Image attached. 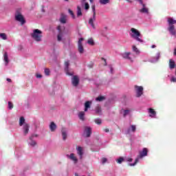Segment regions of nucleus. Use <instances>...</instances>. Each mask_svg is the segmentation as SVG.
<instances>
[{"label":"nucleus","instance_id":"obj_2","mask_svg":"<svg viewBox=\"0 0 176 176\" xmlns=\"http://www.w3.org/2000/svg\"><path fill=\"white\" fill-rule=\"evenodd\" d=\"M32 38L36 41V42H41L42 41V31L38 29H35L31 34Z\"/></svg>","mask_w":176,"mask_h":176},{"label":"nucleus","instance_id":"obj_9","mask_svg":"<svg viewBox=\"0 0 176 176\" xmlns=\"http://www.w3.org/2000/svg\"><path fill=\"white\" fill-rule=\"evenodd\" d=\"M84 134H85V137L89 138L91 135V128L89 126H85L84 129Z\"/></svg>","mask_w":176,"mask_h":176},{"label":"nucleus","instance_id":"obj_20","mask_svg":"<svg viewBox=\"0 0 176 176\" xmlns=\"http://www.w3.org/2000/svg\"><path fill=\"white\" fill-rule=\"evenodd\" d=\"M61 133H62L63 140V141H65V140H67V131L65 130V129L63 128Z\"/></svg>","mask_w":176,"mask_h":176},{"label":"nucleus","instance_id":"obj_38","mask_svg":"<svg viewBox=\"0 0 176 176\" xmlns=\"http://www.w3.org/2000/svg\"><path fill=\"white\" fill-rule=\"evenodd\" d=\"M95 123H96V124H101V123H102L101 119H100V118L96 119Z\"/></svg>","mask_w":176,"mask_h":176},{"label":"nucleus","instance_id":"obj_34","mask_svg":"<svg viewBox=\"0 0 176 176\" xmlns=\"http://www.w3.org/2000/svg\"><path fill=\"white\" fill-rule=\"evenodd\" d=\"M129 113H130V110H124V113H123L124 118H126V116H127Z\"/></svg>","mask_w":176,"mask_h":176},{"label":"nucleus","instance_id":"obj_44","mask_svg":"<svg viewBox=\"0 0 176 176\" xmlns=\"http://www.w3.org/2000/svg\"><path fill=\"white\" fill-rule=\"evenodd\" d=\"M34 137H38V135H32L30 137V140H34Z\"/></svg>","mask_w":176,"mask_h":176},{"label":"nucleus","instance_id":"obj_54","mask_svg":"<svg viewBox=\"0 0 176 176\" xmlns=\"http://www.w3.org/2000/svg\"><path fill=\"white\" fill-rule=\"evenodd\" d=\"M174 55L176 56V48L174 50Z\"/></svg>","mask_w":176,"mask_h":176},{"label":"nucleus","instance_id":"obj_8","mask_svg":"<svg viewBox=\"0 0 176 176\" xmlns=\"http://www.w3.org/2000/svg\"><path fill=\"white\" fill-rule=\"evenodd\" d=\"M83 41H84V38H79L78 42V49L80 54H82V53L85 52V49L83 48V44H82V42H83Z\"/></svg>","mask_w":176,"mask_h":176},{"label":"nucleus","instance_id":"obj_11","mask_svg":"<svg viewBox=\"0 0 176 176\" xmlns=\"http://www.w3.org/2000/svg\"><path fill=\"white\" fill-rule=\"evenodd\" d=\"M72 83L74 87H76L78 85H79V77H78V76H74Z\"/></svg>","mask_w":176,"mask_h":176},{"label":"nucleus","instance_id":"obj_30","mask_svg":"<svg viewBox=\"0 0 176 176\" xmlns=\"http://www.w3.org/2000/svg\"><path fill=\"white\" fill-rule=\"evenodd\" d=\"M99 2L101 5H107V3H109V0H99Z\"/></svg>","mask_w":176,"mask_h":176},{"label":"nucleus","instance_id":"obj_35","mask_svg":"<svg viewBox=\"0 0 176 176\" xmlns=\"http://www.w3.org/2000/svg\"><path fill=\"white\" fill-rule=\"evenodd\" d=\"M45 74L47 76H49V75H50V70L47 68L45 69Z\"/></svg>","mask_w":176,"mask_h":176},{"label":"nucleus","instance_id":"obj_3","mask_svg":"<svg viewBox=\"0 0 176 176\" xmlns=\"http://www.w3.org/2000/svg\"><path fill=\"white\" fill-rule=\"evenodd\" d=\"M148 155V148H144L142 151L139 152L138 157L135 160V162L133 164H129V166H135L138 163L139 159H142L144 156H147Z\"/></svg>","mask_w":176,"mask_h":176},{"label":"nucleus","instance_id":"obj_41","mask_svg":"<svg viewBox=\"0 0 176 176\" xmlns=\"http://www.w3.org/2000/svg\"><path fill=\"white\" fill-rule=\"evenodd\" d=\"M32 142L30 143V145L31 146H35V145H36V142H35V140H31Z\"/></svg>","mask_w":176,"mask_h":176},{"label":"nucleus","instance_id":"obj_4","mask_svg":"<svg viewBox=\"0 0 176 176\" xmlns=\"http://www.w3.org/2000/svg\"><path fill=\"white\" fill-rule=\"evenodd\" d=\"M92 10H93L94 14H93V17L89 19V24L91 25V27H92V28L96 30V25H94V21H96V6H92Z\"/></svg>","mask_w":176,"mask_h":176},{"label":"nucleus","instance_id":"obj_1","mask_svg":"<svg viewBox=\"0 0 176 176\" xmlns=\"http://www.w3.org/2000/svg\"><path fill=\"white\" fill-rule=\"evenodd\" d=\"M131 32L132 34H131V38H133V39H135V41H138V42H140L142 43L144 41L140 38L141 37V33L140 31H138L137 29L132 28H131Z\"/></svg>","mask_w":176,"mask_h":176},{"label":"nucleus","instance_id":"obj_10","mask_svg":"<svg viewBox=\"0 0 176 176\" xmlns=\"http://www.w3.org/2000/svg\"><path fill=\"white\" fill-rule=\"evenodd\" d=\"M65 71L67 75L72 76V73H69V60L65 62Z\"/></svg>","mask_w":176,"mask_h":176},{"label":"nucleus","instance_id":"obj_19","mask_svg":"<svg viewBox=\"0 0 176 176\" xmlns=\"http://www.w3.org/2000/svg\"><path fill=\"white\" fill-rule=\"evenodd\" d=\"M50 129L51 131H55L57 129V125L55 124L54 122H52L50 125Z\"/></svg>","mask_w":176,"mask_h":176},{"label":"nucleus","instance_id":"obj_55","mask_svg":"<svg viewBox=\"0 0 176 176\" xmlns=\"http://www.w3.org/2000/svg\"><path fill=\"white\" fill-rule=\"evenodd\" d=\"M81 2L82 3H85L86 2V0H82Z\"/></svg>","mask_w":176,"mask_h":176},{"label":"nucleus","instance_id":"obj_21","mask_svg":"<svg viewBox=\"0 0 176 176\" xmlns=\"http://www.w3.org/2000/svg\"><path fill=\"white\" fill-rule=\"evenodd\" d=\"M60 22L62 23V24H65V23H67V16L64 15V14H62L61 15V17L60 19Z\"/></svg>","mask_w":176,"mask_h":176},{"label":"nucleus","instance_id":"obj_13","mask_svg":"<svg viewBox=\"0 0 176 176\" xmlns=\"http://www.w3.org/2000/svg\"><path fill=\"white\" fill-rule=\"evenodd\" d=\"M168 30L169 31L170 34H171V35H173L174 36H176V30L174 25H169Z\"/></svg>","mask_w":176,"mask_h":176},{"label":"nucleus","instance_id":"obj_29","mask_svg":"<svg viewBox=\"0 0 176 176\" xmlns=\"http://www.w3.org/2000/svg\"><path fill=\"white\" fill-rule=\"evenodd\" d=\"M105 100V96H98V98H96V101H99L100 102L101 101H104Z\"/></svg>","mask_w":176,"mask_h":176},{"label":"nucleus","instance_id":"obj_24","mask_svg":"<svg viewBox=\"0 0 176 176\" xmlns=\"http://www.w3.org/2000/svg\"><path fill=\"white\" fill-rule=\"evenodd\" d=\"M168 23L169 25H173V24H176V20H174L173 18H168Z\"/></svg>","mask_w":176,"mask_h":176},{"label":"nucleus","instance_id":"obj_6","mask_svg":"<svg viewBox=\"0 0 176 176\" xmlns=\"http://www.w3.org/2000/svg\"><path fill=\"white\" fill-rule=\"evenodd\" d=\"M135 91L136 97H141L144 94V87L142 86L135 85Z\"/></svg>","mask_w":176,"mask_h":176},{"label":"nucleus","instance_id":"obj_27","mask_svg":"<svg viewBox=\"0 0 176 176\" xmlns=\"http://www.w3.org/2000/svg\"><path fill=\"white\" fill-rule=\"evenodd\" d=\"M0 38H1L3 41H6L8 39V36L5 33H0Z\"/></svg>","mask_w":176,"mask_h":176},{"label":"nucleus","instance_id":"obj_49","mask_svg":"<svg viewBox=\"0 0 176 176\" xmlns=\"http://www.w3.org/2000/svg\"><path fill=\"white\" fill-rule=\"evenodd\" d=\"M68 12H69V14H72L74 13V12L72 10H71V9H69Z\"/></svg>","mask_w":176,"mask_h":176},{"label":"nucleus","instance_id":"obj_45","mask_svg":"<svg viewBox=\"0 0 176 176\" xmlns=\"http://www.w3.org/2000/svg\"><path fill=\"white\" fill-rule=\"evenodd\" d=\"M170 82H176V78L175 77H172L170 79Z\"/></svg>","mask_w":176,"mask_h":176},{"label":"nucleus","instance_id":"obj_61","mask_svg":"<svg viewBox=\"0 0 176 176\" xmlns=\"http://www.w3.org/2000/svg\"><path fill=\"white\" fill-rule=\"evenodd\" d=\"M111 71H112V69H111Z\"/></svg>","mask_w":176,"mask_h":176},{"label":"nucleus","instance_id":"obj_25","mask_svg":"<svg viewBox=\"0 0 176 176\" xmlns=\"http://www.w3.org/2000/svg\"><path fill=\"white\" fill-rule=\"evenodd\" d=\"M25 124V119L24 118V117H21L19 118V126H23Z\"/></svg>","mask_w":176,"mask_h":176},{"label":"nucleus","instance_id":"obj_53","mask_svg":"<svg viewBox=\"0 0 176 176\" xmlns=\"http://www.w3.org/2000/svg\"><path fill=\"white\" fill-rule=\"evenodd\" d=\"M7 82H12V79H10V78H7Z\"/></svg>","mask_w":176,"mask_h":176},{"label":"nucleus","instance_id":"obj_40","mask_svg":"<svg viewBox=\"0 0 176 176\" xmlns=\"http://www.w3.org/2000/svg\"><path fill=\"white\" fill-rule=\"evenodd\" d=\"M148 113H151L153 116H155V110L153 109H149Z\"/></svg>","mask_w":176,"mask_h":176},{"label":"nucleus","instance_id":"obj_33","mask_svg":"<svg viewBox=\"0 0 176 176\" xmlns=\"http://www.w3.org/2000/svg\"><path fill=\"white\" fill-rule=\"evenodd\" d=\"M124 161V158H123L122 157H120V158H118L117 160V163H118L119 164H122V162Z\"/></svg>","mask_w":176,"mask_h":176},{"label":"nucleus","instance_id":"obj_17","mask_svg":"<svg viewBox=\"0 0 176 176\" xmlns=\"http://www.w3.org/2000/svg\"><path fill=\"white\" fill-rule=\"evenodd\" d=\"M169 68L170 69H174V68H175V61L173 59L169 60Z\"/></svg>","mask_w":176,"mask_h":176},{"label":"nucleus","instance_id":"obj_14","mask_svg":"<svg viewBox=\"0 0 176 176\" xmlns=\"http://www.w3.org/2000/svg\"><path fill=\"white\" fill-rule=\"evenodd\" d=\"M23 134L24 135H27L30 131V124H24L23 126Z\"/></svg>","mask_w":176,"mask_h":176},{"label":"nucleus","instance_id":"obj_52","mask_svg":"<svg viewBox=\"0 0 176 176\" xmlns=\"http://www.w3.org/2000/svg\"><path fill=\"white\" fill-rule=\"evenodd\" d=\"M127 2H129V3H132L133 1L131 0H126Z\"/></svg>","mask_w":176,"mask_h":176},{"label":"nucleus","instance_id":"obj_32","mask_svg":"<svg viewBox=\"0 0 176 176\" xmlns=\"http://www.w3.org/2000/svg\"><path fill=\"white\" fill-rule=\"evenodd\" d=\"M133 50L135 52V53H136V54H140V50L138 48H137V47H135V45H133Z\"/></svg>","mask_w":176,"mask_h":176},{"label":"nucleus","instance_id":"obj_42","mask_svg":"<svg viewBox=\"0 0 176 176\" xmlns=\"http://www.w3.org/2000/svg\"><path fill=\"white\" fill-rule=\"evenodd\" d=\"M131 131H133V133H135V131L136 130L135 125H131Z\"/></svg>","mask_w":176,"mask_h":176},{"label":"nucleus","instance_id":"obj_39","mask_svg":"<svg viewBox=\"0 0 176 176\" xmlns=\"http://www.w3.org/2000/svg\"><path fill=\"white\" fill-rule=\"evenodd\" d=\"M8 109H13V103L12 102H8Z\"/></svg>","mask_w":176,"mask_h":176},{"label":"nucleus","instance_id":"obj_51","mask_svg":"<svg viewBox=\"0 0 176 176\" xmlns=\"http://www.w3.org/2000/svg\"><path fill=\"white\" fill-rule=\"evenodd\" d=\"M127 162H133V160L131 158H128Z\"/></svg>","mask_w":176,"mask_h":176},{"label":"nucleus","instance_id":"obj_37","mask_svg":"<svg viewBox=\"0 0 176 176\" xmlns=\"http://www.w3.org/2000/svg\"><path fill=\"white\" fill-rule=\"evenodd\" d=\"M85 10H89V9H90V6L89 5V3H85Z\"/></svg>","mask_w":176,"mask_h":176},{"label":"nucleus","instance_id":"obj_56","mask_svg":"<svg viewBox=\"0 0 176 176\" xmlns=\"http://www.w3.org/2000/svg\"><path fill=\"white\" fill-rule=\"evenodd\" d=\"M94 0H89V2H91V3H93V1H94Z\"/></svg>","mask_w":176,"mask_h":176},{"label":"nucleus","instance_id":"obj_46","mask_svg":"<svg viewBox=\"0 0 176 176\" xmlns=\"http://www.w3.org/2000/svg\"><path fill=\"white\" fill-rule=\"evenodd\" d=\"M103 131H104L105 133H109V129H108V128L104 129Z\"/></svg>","mask_w":176,"mask_h":176},{"label":"nucleus","instance_id":"obj_36","mask_svg":"<svg viewBox=\"0 0 176 176\" xmlns=\"http://www.w3.org/2000/svg\"><path fill=\"white\" fill-rule=\"evenodd\" d=\"M159 58H160V52H157L155 56V61H159Z\"/></svg>","mask_w":176,"mask_h":176},{"label":"nucleus","instance_id":"obj_12","mask_svg":"<svg viewBox=\"0 0 176 176\" xmlns=\"http://www.w3.org/2000/svg\"><path fill=\"white\" fill-rule=\"evenodd\" d=\"M77 154L80 156V160L83 159V148L82 146H78L76 148Z\"/></svg>","mask_w":176,"mask_h":176},{"label":"nucleus","instance_id":"obj_43","mask_svg":"<svg viewBox=\"0 0 176 176\" xmlns=\"http://www.w3.org/2000/svg\"><path fill=\"white\" fill-rule=\"evenodd\" d=\"M107 159L105 157L102 158V164H105V162H107Z\"/></svg>","mask_w":176,"mask_h":176},{"label":"nucleus","instance_id":"obj_48","mask_svg":"<svg viewBox=\"0 0 176 176\" xmlns=\"http://www.w3.org/2000/svg\"><path fill=\"white\" fill-rule=\"evenodd\" d=\"M36 78H42V75H41V74H36Z\"/></svg>","mask_w":176,"mask_h":176},{"label":"nucleus","instance_id":"obj_18","mask_svg":"<svg viewBox=\"0 0 176 176\" xmlns=\"http://www.w3.org/2000/svg\"><path fill=\"white\" fill-rule=\"evenodd\" d=\"M131 54V53H130V52H124V54H122V57H123V58H125L126 60H131V58L130 57Z\"/></svg>","mask_w":176,"mask_h":176},{"label":"nucleus","instance_id":"obj_58","mask_svg":"<svg viewBox=\"0 0 176 176\" xmlns=\"http://www.w3.org/2000/svg\"><path fill=\"white\" fill-rule=\"evenodd\" d=\"M75 176H78V174H77V173H76V174H75Z\"/></svg>","mask_w":176,"mask_h":176},{"label":"nucleus","instance_id":"obj_26","mask_svg":"<svg viewBox=\"0 0 176 176\" xmlns=\"http://www.w3.org/2000/svg\"><path fill=\"white\" fill-rule=\"evenodd\" d=\"M96 113H98V115H101V107L99 105L96 106Z\"/></svg>","mask_w":176,"mask_h":176},{"label":"nucleus","instance_id":"obj_5","mask_svg":"<svg viewBox=\"0 0 176 176\" xmlns=\"http://www.w3.org/2000/svg\"><path fill=\"white\" fill-rule=\"evenodd\" d=\"M15 20L16 21H19L21 25L25 24V19H24V16L20 13L19 11H16V14H15Z\"/></svg>","mask_w":176,"mask_h":176},{"label":"nucleus","instance_id":"obj_47","mask_svg":"<svg viewBox=\"0 0 176 176\" xmlns=\"http://www.w3.org/2000/svg\"><path fill=\"white\" fill-rule=\"evenodd\" d=\"M102 60L104 61V65H107V59L104 58H102Z\"/></svg>","mask_w":176,"mask_h":176},{"label":"nucleus","instance_id":"obj_60","mask_svg":"<svg viewBox=\"0 0 176 176\" xmlns=\"http://www.w3.org/2000/svg\"><path fill=\"white\" fill-rule=\"evenodd\" d=\"M128 132L130 133V129L128 130Z\"/></svg>","mask_w":176,"mask_h":176},{"label":"nucleus","instance_id":"obj_31","mask_svg":"<svg viewBox=\"0 0 176 176\" xmlns=\"http://www.w3.org/2000/svg\"><path fill=\"white\" fill-rule=\"evenodd\" d=\"M88 45H91V46H94V40L93 38H89L87 41Z\"/></svg>","mask_w":176,"mask_h":176},{"label":"nucleus","instance_id":"obj_28","mask_svg":"<svg viewBox=\"0 0 176 176\" xmlns=\"http://www.w3.org/2000/svg\"><path fill=\"white\" fill-rule=\"evenodd\" d=\"M82 16V10L80 9V7H77V16L79 17Z\"/></svg>","mask_w":176,"mask_h":176},{"label":"nucleus","instance_id":"obj_16","mask_svg":"<svg viewBox=\"0 0 176 176\" xmlns=\"http://www.w3.org/2000/svg\"><path fill=\"white\" fill-rule=\"evenodd\" d=\"M67 157H69L70 160H72L73 162H74V163H78V158L75 157L74 153H71L70 155H67Z\"/></svg>","mask_w":176,"mask_h":176},{"label":"nucleus","instance_id":"obj_57","mask_svg":"<svg viewBox=\"0 0 176 176\" xmlns=\"http://www.w3.org/2000/svg\"><path fill=\"white\" fill-rule=\"evenodd\" d=\"M151 47H152V49H154V48H155V45H153L151 46Z\"/></svg>","mask_w":176,"mask_h":176},{"label":"nucleus","instance_id":"obj_59","mask_svg":"<svg viewBox=\"0 0 176 176\" xmlns=\"http://www.w3.org/2000/svg\"><path fill=\"white\" fill-rule=\"evenodd\" d=\"M66 2H68L69 0H65Z\"/></svg>","mask_w":176,"mask_h":176},{"label":"nucleus","instance_id":"obj_50","mask_svg":"<svg viewBox=\"0 0 176 176\" xmlns=\"http://www.w3.org/2000/svg\"><path fill=\"white\" fill-rule=\"evenodd\" d=\"M72 19H75V14H74V12L72 14H70Z\"/></svg>","mask_w":176,"mask_h":176},{"label":"nucleus","instance_id":"obj_7","mask_svg":"<svg viewBox=\"0 0 176 176\" xmlns=\"http://www.w3.org/2000/svg\"><path fill=\"white\" fill-rule=\"evenodd\" d=\"M57 30L58 31V35H57V41L58 42H61L63 41V38L64 36V32L61 30V26H58Z\"/></svg>","mask_w":176,"mask_h":176},{"label":"nucleus","instance_id":"obj_23","mask_svg":"<svg viewBox=\"0 0 176 176\" xmlns=\"http://www.w3.org/2000/svg\"><path fill=\"white\" fill-rule=\"evenodd\" d=\"M3 57H4V61L6 63V65H8V64H9V58L8 56V52L4 53Z\"/></svg>","mask_w":176,"mask_h":176},{"label":"nucleus","instance_id":"obj_15","mask_svg":"<svg viewBox=\"0 0 176 176\" xmlns=\"http://www.w3.org/2000/svg\"><path fill=\"white\" fill-rule=\"evenodd\" d=\"M90 107H91V101H87L85 103V112H87L89 108H90Z\"/></svg>","mask_w":176,"mask_h":176},{"label":"nucleus","instance_id":"obj_22","mask_svg":"<svg viewBox=\"0 0 176 176\" xmlns=\"http://www.w3.org/2000/svg\"><path fill=\"white\" fill-rule=\"evenodd\" d=\"M78 118L80 120H85V111H80L78 113Z\"/></svg>","mask_w":176,"mask_h":176}]
</instances>
